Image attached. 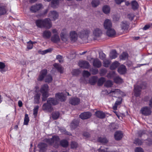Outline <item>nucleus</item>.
<instances>
[{
	"instance_id": "nucleus-1",
	"label": "nucleus",
	"mask_w": 152,
	"mask_h": 152,
	"mask_svg": "<svg viewBox=\"0 0 152 152\" xmlns=\"http://www.w3.org/2000/svg\"><path fill=\"white\" fill-rule=\"evenodd\" d=\"M58 104V102L57 100L53 98H49L47 101V103L43 105L42 109L44 110L50 112L53 110L52 105H55Z\"/></svg>"
},
{
	"instance_id": "nucleus-2",
	"label": "nucleus",
	"mask_w": 152,
	"mask_h": 152,
	"mask_svg": "<svg viewBox=\"0 0 152 152\" xmlns=\"http://www.w3.org/2000/svg\"><path fill=\"white\" fill-rule=\"evenodd\" d=\"M37 26L39 27H45L49 29L52 27V23L50 19L46 18L44 20H37L36 22Z\"/></svg>"
},
{
	"instance_id": "nucleus-3",
	"label": "nucleus",
	"mask_w": 152,
	"mask_h": 152,
	"mask_svg": "<svg viewBox=\"0 0 152 152\" xmlns=\"http://www.w3.org/2000/svg\"><path fill=\"white\" fill-rule=\"evenodd\" d=\"M90 30L85 29L82 30L79 32L78 33V35L82 40L84 42H87L88 35L90 34Z\"/></svg>"
},
{
	"instance_id": "nucleus-4",
	"label": "nucleus",
	"mask_w": 152,
	"mask_h": 152,
	"mask_svg": "<svg viewBox=\"0 0 152 152\" xmlns=\"http://www.w3.org/2000/svg\"><path fill=\"white\" fill-rule=\"evenodd\" d=\"M59 140V139L58 136H54L51 139H45L44 141L56 148L58 146Z\"/></svg>"
},
{
	"instance_id": "nucleus-5",
	"label": "nucleus",
	"mask_w": 152,
	"mask_h": 152,
	"mask_svg": "<svg viewBox=\"0 0 152 152\" xmlns=\"http://www.w3.org/2000/svg\"><path fill=\"white\" fill-rule=\"evenodd\" d=\"M48 86L46 84L42 86L40 88V92L42 94V101H45L46 98L48 96Z\"/></svg>"
},
{
	"instance_id": "nucleus-6",
	"label": "nucleus",
	"mask_w": 152,
	"mask_h": 152,
	"mask_svg": "<svg viewBox=\"0 0 152 152\" xmlns=\"http://www.w3.org/2000/svg\"><path fill=\"white\" fill-rule=\"evenodd\" d=\"M145 88V86H142L140 87L138 85H135L134 86V95L136 97L139 96L140 95V92L141 89H144Z\"/></svg>"
},
{
	"instance_id": "nucleus-7",
	"label": "nucleus",
	"mask_w": 152,
	"mask_h": 152,
	"mask_svg": "<svg viewBox=\"0 0 152 152\" xmlns=\"http://www.w3.org/2000/svg\"><path fill=\"white\" fill-rule=\"evenodd\" d=\"M141 113L145 116L150 115L151 113V109L147 107L142 108L140 110Z\"/></svg>"
},
{
	"instance_id": "nucleus-8",
	"label": "nucleus",
	"mask_w": 152,
	"mask_h": 152,
	"mask_svg": "<svg viewBox=\"0 0 152 152\" xmlns=\"http://www.w3.org/2000/svg\"><path fill=\"white\" fill-rule=\"evenodd\" d=\"M79 65L80 67L83 69H88L90 67L88 62L85 61H79Z\"/></svg>"
},
{
	"instance_id": "nucleus-9",
	"label": "nucleus",
	"mask_w": 152,
	"mask_h": 152,
	"mask_svg": "<svg viewBox=\"0 0 152 152\" xmlns=\"http://www.w3.org/2000/svg\"><path fill=\"white\" fill-rule=\"evenodd\" d=\"M91 115V114L90 112H87L81 113L80 117L82 119H86L90 118Z\"/></svg>"
},
{
	"instance_id": "nucleus-10",
	"label": "nucleus",
	"mask_w": 152,
	"mask_h": 152,
	"mask_svg": "<svg viewBox=\"0 0 152 152\" xmlns=\"http://www.w3.org/2000/svg\"><path fill=\"white\" fill-rule=\"evenodd\" d=\"M77 37V34L76 31H72L70 33V38L72 42H74L76 41Z\"/></svg>"
},
{
	"instance_id": "nucleus-11",
	"label": "nucleus",
	"mask_w": 152,
	"mask_h": 152,
	"mask_svg": "<svg viewBox=\"0 0 152 152\" xmlns=\"http://www.w3.org/2000/svg\"><path fill=\"white\" fill-rule=\"evenodd\" d=\"M42 6L41 4H37L32 6L30 8V10L32 12H35L39 10Z\"/></svg>"
},
{
	"instance_id": "nucleus-12",
	"label": "nucleus",
	"mask_w": 152,
	"mask_h": 152,
	"mask_svg": "<svg viewBox=\"0 0 152 152\" xmlns=\"http://www.w3.org/2000/svg\"><path fill=\"white\" fill-rule=\"evenodd\" d=\"M107 30L106 34L108 37H113L115 34L116 32L113 28H111Z\"/></svg>"
},
{
	"instance_id": "nucleus-13",
	"label": "nucleus",
	"mask_w": 152,
	"mask_h": 152,
	"mask_svg": "<svg viewBox=\"0 0 152 152\" xmlns=\"http://www.w3.org/2000/svg\"><path fill=\"white\" fill-rule=\"evenodd\" d=\"M123 137V134L121 131H117L115 133V138L117 140H118L121 139Z\"/></svg>"
},
{
	"instance_id": "nucleus-14",
	"label": "nucleus",
	"mask_w": 152,
	"mask_h": 152,
	"mask_svg": "<svg viewBox=\"0 0 152 152\" xmlns=\"http://www.w3.org/2000/svg\"><path fill=\"white\" fill-rule=\"evenodd\" d=\"M49 17L55 20L58 18V14L55 11H51L49 13Z\"/></svg>"
},
{
	"instance_id": "nucleus-15",
	"label": "nucleus",
	"mask_w": 152,
	"mask_h": 152,
	"mask_svg": "<svg viewBox=\"0 0 152 152\" xmlns=\"http://www.w3.org/2000/svg\"><path fill=\"white\" fill-rule=\"evenodd\" d=\"M104 26L105 29H106L112 28V24L110 20L109 19H106L104 21Z\"/></svg>"
},
{
	"instance_id": "nucleus-16",
	"label": "nucleus",
	"mask_w": 152,
	"mask_h": 152,
	"mask_svg": "<svg viewBox=\"0 0 152 152\" xmlns=\"http://www.w3.org/2000/svg\"><path fill=\"white\" fill-rule=\"evenodd\" d=\"M51 40L53 42L57 43L59 42L60 39L58 34H54L52 36Z\"/></svg>"
},
{
	"instance_id": "nucleus-17",
	"label": "nucleus",
	"mask_w": 152,
	"mask_h": 152,
	"mask_svg": "<svg viewBox=\"0 0 152 152\" xmlns=\"http://www.w3.org/2000/svg\"><path fill=\"white\" fill-rule=\"evenodd\" d=\"M93 64L94 67L98 68L101 67L102 65L101 61L97 58L94 59Z\"/></svg>"
},
{
	"instance_id": "nucleus-18",
	"label": "nucleus",
	"mask_w": 152,
	"mask_h": 152,
	"mask_svg": "<svg viewBox=\"0 0 152 152\" xmlns=\"http://www.w3.org/2000/svg\"><path fill=\"white\" fill-rule=\"evenodd\" d=\"M56 98L61 102L64 101L65 100V98L64 94L62 93H58L56 94Z\"/></svg>"
},
{
	"instance_id": "nucleus-19",
	"label": "nucleus",
	"mask_w": 152,
	"mask_h": 152,
	"mask_svg": "<svg viewBox=\"0 0 152 152\" xmlns=\"http://www.w3.org/2000/svg\"><path fill=\"white\" fill-rule=\"evenodd\" d=\"M80 102V99L77 97L73 98L70 101V103L74 105H78Z\"/></svg>"
},
{
	"instance_id": "nucleus-20",
	"label": "nucleus",
	"mask_w": 152,
	"mask_h": 152,
	"mask_svg": "<svg viewBox=\"0 0 152 152\" xmlns=\"http://www.w3.org/2000/svg\"><path fill=\"white\" fill-rule=\"evenodd\" d=\"M7 11L6 5L2 4L0 5V15L5 14Z\"/></svg>"
},
{
	"instance_id": "nucleus-21",
	"label": "nucleus",
	"mask_w": 152,
	"mask_h": 152,
	"mask_svg": "<svg viewBox=\"0 0 152 152\" xmlns=\"http://www.w3.org/2000/svg\"><path fill=\"white\" fill-rule=\"evenodd\" d=\"M102 34V31L98 28L95 29L93 31V34L96 37H99Z\"/></svg>"
},
{
	"instance_id": "nucleus-22",
	"label": "nucleus",
	"mask_w": 152,
	"mask_h": 152,
	"mask_svg": "<svg viewBox=\"0 0 152 152\" xmlns=\"http://www.w3.org/2000/svg\"><path fill=\"white\" fill-rule=\"evenodd\" d=\"M59 4V0H52L50 3V6L51 7L55 9L58 7Z\"/></svg>"
},
{
	"instance_id": "nucleus-23",
	"label": "nucleus",
	"mask_w": 152,
	"mask_h": 152,
	"mask_svg": "<svg viewBox=\"0 0 152 152\" xmlns=\"http://www.w3.org/2000/svg\"><path fill=\"white\" fill-rule=\"evenodd\" d=\"M95 115L100 118H103L105 117V114L102 111H97L95 113Z\"/></svg>"
},
{
	"instance_id": "nucleus-24",
	"label": "nucleus",
	"mask_w": 152,
	"mask_h": 152,
	"mask_svg": "<svg viewBox=\"0 0 152 152\" xmlns=\"http://www.w3.org/2000/svg\"><path fill=\"white\" fill-rule=\"evenodd\" d=\"M47 73V70L44 69L42 70L41 71L40 75L38 78V80L40 81H42L46 75Z\"/></svg>"
},
{
	"instance_id": "nucleus-25",
	"label": "nucleus",
	"mask_w": 152,
	"mask_h": 152,
	"mask_svg": "<svg viewBox=\"0 0 152 152\" xmlns=\"http://www.w3.org/2000/svg\"><path fill=\"white\" fill-rule=\"evenodd\" d=\"M118 72L121 74L125 73L126 72V69L125 66L123 65H121L118 68Z\"/></svg>"
},
{
	"instance_id": "nucleus-26",
	"label": "nucleus",
	"mask_w": 152,
	"mask_h": 152,
	"mask_svg": "<svg viewBox=\"0 0 152 152\" xmlns=\"http://www.w3.org/2000/svg\"><path fill=\"white\" fill-rule=\"evenodd\" d=\"M51 32L48 30H46L44 31L42 36L45 39H49L51 36Z\"/></svg>"
},
{
	"instance_id": "nucleus-27",
	"label": "nucleus",
	"mask_w": 152,
	"mask_h": 152,
	"mask_svg": "<svg viewBox=\"0 0 152 152\" xmlns=\"http://www.w3.org/2000/svg\"><path fill=\"white\" fill-rule=\"evenodd\" d=\"M129 23L127 21H123L121 24V28L122 29L125 30L129 28Z\"/></svg>"
},
{
	"instance_id": "nucleus-28",
	"label": "nucleus",
	"mask_w": 152,
	"mask_h": 152,
	"mask_svg": "<svg viewBox=\"0 0 152 152\" xmlns=\"http://www.w3.org/2000/svg\"><path fill=\"white\" fill-rule=\"evenodd\" d=\"M98 142L103 144H105L108 142V140L105 137H99L98 139Z\"/></svg>"
},
{
	"instance_id": "nucleus-29",
	"label": "nucleus",
	"mask_w": 152,
	"mask_h": 152,
	"mask_svg": "<svg viewBox=\"0 0 152 152\" xmlns=\"http://www.w3.org/2000/svg\"><path fill=\"white\" fill-rule=\"evenodd\" d=\"M60 36L61 39L64 42H66L68 39L67 34L65 32H62L61 33Z\"/></svg>"
},
{
	"instance_id": "nucleus-30",
	"label": "nucleus",
	"mask_w": 152,
	"mask_h": 152,
	"mask_svg": "<svg viewBox=\"0 0 152 152\" xmlns=\"http://www.w3.org/2000/svg\"><path fill=\"white\" fill-rule=\"evenodd\" d=\"M38 146L40 151H44L46 149L47 145L45 143L42 142L38 144Z\"/></svg>"
},
{
	"instance_id": "nucleus-31",
	"label": "nucleus",
	"mask_w": 152,
	"mask_h": 152,
	"mask_svg": "<svg viewBox=\"0 0 152 152\" xmlns=\"http://www.w3.org/2000/svg\"><path fill=\"white\" fill-rule=\"evenodd\" d=\"M118 56L117 52L115 50H112L110 53V57L111 59H115Z\"/></svg>"
},
{
	"instance_id": "nucleus-32",
	"label": "nucleus",
	"mask_w": 152,
	"mask_h": 152,
	"mask_svg": "<svg viewBox=\"0 0 152 152\" xmlns=\"http://www.w3.org/2000/svg\"><path fill=\"white\" fill-rule=\"evenodd\" d=\"M53 65L54 67H55L60 73H63L64 69L61 65L57 64H55Z\"/></svg>"
},
{
	"instance_id": "nucleus-33",
	"label": "nucleus",
	"mask_w": 152,
	"mask_h": 152,
	"mask_svg": "<svg viewBox=\"0 0 152 152\" xmlns=\"http://www.w3.org/2000/svg\"><path fill=\"white\" fill-rule=\"evenodd\" d=\"M40 94L37 93L34 96V103L38 104L39 103Z\"/></svg>"
},
{
	"instance_id": "nucleus-34",
	"label": "nucleus",
	"mask_w": 152,
	"mask_h": 152,
	"mask_svg": "<svg viewBox=\"0 0 152 152\" xmlns=\"http://www.w3.org/2000/svg\"><path fill=\"white\" fill-rule=\"evenodd\" d=\"M119 65V63L117 61H115L113 62L111 65L110 68L111 70L115 69Z\"/></svg>"
},
{
	"instance_id": "nucleus-35",
	"label": "nucleus",
	"mask_w": 152,
	"mask_h": 152,
	"mask_svg": "<svg viewBox=\"0 0 152 152\" xmlns=\"http://www.w3.org/2000/svg\"><path fill=\"white\" fill-rule=\"evenodd\" d=\"M102 10L104 13L107 14L110 12V8L109 6L104 5L103 7Z\"/></svg>"
},
{
	"instance_id": "nucleus-36",
	"label": "nucleus",
	"mask_w": 152,
	"mask_h": 152,
	"mask_svg": "<svg viewBox=\"0 0 152 152\" xmlns=\"http://www.w3.org/2000/svg\"><path fill=\"white\" fill-rule=\"evenodd\" d=\"M99 3V1L98 0H93L91 2V6L93 7H97Z\"/></svg>"
},
{
	"instance_id": "nucleus-37",
	"label": "nucleus",
	"mask_w": 152,
	"mask_h": 152,
	"mask_svg": "<svg viewBox=\"0 0 152 152\" xmlns=\"http://www.w3.org/2000/svg\"><path fill=\"white\" fill-rule=\"evenodd\" d=\"M111 61L108 59H104L103 60V66L106 67H108L110 65Z\"/></svg>"
},
{
	"instance_id": "nucleus-38",
	"label": "nucleus",
	"mask_w": 152,
	"mask_h": 152,
	"mask_svg": "<svg viewBox=\"0 0 152 152\" xmlns=\"http://www.w3.org/2000/svg\"><path fill=\"white\" fill-rule=\"evenodd\" d=\"M79 122L78 121H74L71 124L70 126L72 129H74L78 126Z\"/></svg>"
},
{
	"instance_id": "nucleus-39",
	"label": "nucleus",
	"mask_w": 152,
	"mask_h": 152,
	"mask_svg": "<svg viewBox=\"0 0 152 152\" xmlns=\"http://www.w3.org/2000/svg\"><path fill=\"white\" fill-rule=\"evenodd\" d=\"M97 81V78L94 76L92 77L89 80V83L92 85H94Z\"/></svg>"
},
{
	"instance_id": "nucleus-40",
	"label": "nucleus",
	"mask_w": 152,
	"mask_h": 152,
	"mask_svg": "<svg viewBox=\"0 0 152 152\" xmlns=\"http://www.w3.org/2000/svg\"><path fill=\"white\" fill-rule=\"evenodd\" d=\"M132 7L133 9L136 10L138 7V4L137 2L135 1H134L132 2Z\"/></svg>"
},
{
	"instance_id": "nucleus-41",
	"label": "nucleus",
	"mask_w": 152,
	"mask_h": 152,
	"mask_svg": "<svg viewBox=\"0 0 152 152\" xmlns=\"http://www.w3.org/2000/svg\"><path fill=\"white\" fill-rule=\"evenodd\" d=\"M128 57V54L126 52L123 53L120 56L121 59L124 60L127 59Z\"/></svg>"
},
{
	"instance_id": "nucleus-42",
	"label": "nucleus",
	"mask_w": 152,
	"mask_h": 152,
	"mask_svg": "<svg viewBox=\"0 0 152 152\" xmlns=\"http://www.w3.org/2000/svg\"><path fill=\"white\" fill-rule=\"evenodd\" d=\"M60 144L61 146L63 147H66L68 145L67 141L66 140H63L60 142Z\"/></svg>"
},
{
	"instance_id": "nucleus-43",
	"label": "nucleus",
	"mask_w": 152,
	"mask_h": 152,
	"mask_svg": "<svg viewBox=\"0 0 152 152\" xmlns=\"http://www.w3.org/2000/svg\"><path fill=\"white\" fill-rule=\"evenodd\" d=\"M105 81V79L104 77H102L100 78L98 81L97 84L99 86L102 85L104 83Z\"/></svg>"
},
{
	"instance_id": "nucleus-44",
	"label": "nucleus",
	"mask_w": 152,
	"mask_h": 152,
	"mask_svg": "<svg viewBox=\"0 0 152 152\" xmlns=\"http://www.w3.org/2000/svg\"><path fill=\"white\" fill-rule=\"evenodd\" d=\"M114 81L116 83H120L123 82V80L118 76H117L114 78Z\"/></svg>"
},
{
	"instance_id": "nucleus-45",
	"label": "nucleus",
	"mask_w": 152,
	"mask_h": 152,
	"mask_svg": "<svg viewBox=\"0 0 152 152\" xmlns=\"http://www.w3.org/2000/svg\"><path fill=\"white\" fill-rule=\"evenodd\" d=\"M59 115L60 114L58 112H54L52 114V118L54 119H56L59 117Z\"/></svg>"
},
{
	"instance_id": "nucleus-46",
	"label": "nucleus",
	"mask_w": 152,
	"mask_h": 152,
	"mask_svg": "<svg viewBox=\"0 0 152 152\" xmlns=\"http://www.w3.org/2000/svg\"><path fill=\"white\" fill-rule=\"evenodd\" d=\"M29 118L27 114H26L24 118V121L23 124L24 125H27L29 121Z\"/></svg>"
},
{
	"instance_id": "nucleus-47",
	"label": "nucleus",
	"mask_w": 152,
	"mask_h": 152,
	"mask_svg": "<svg viewBox=\"0 0 152 152\" xmlns=\"http://www.w3.org/2000/svg\"><path fill=\"white\" fill-rule=\"evenodd\" d=\"M113 85V82L110 80L107 81L104 84V86L107 87H110Z\"/></svg>"
},
{
	"instance_id": "nucleus-48",
	"label": "nucleus",
	"mask_w": 152,
	"mask_h": 152,
	"mask_svg": "<svg viewBox=\"0 0 152 152\" xmlns=\"http://www.w3.org/2000/svg\"><path fill=\"white\" fill-rule=\"evenodd\" d=\"M34 43V42H32L31 41L28 42L27 45V48L29 50L31 49L33 47Z\"/></svg>"
},
{
	"instance_id": "nucleus-49",
	"label": "nucleus",
	"mask_w": 152,
	"mask_h": 152,
	"mask_svg": "<svg viewBox=\"0 0 152 152\" xmlns=\"http://www.w3.org/2000/svg\"><path fill=\"white\" fill-rule=\"evenodd\" d=\"M5 64L1 62H0V71L1 73H3L5 71L3 69L5 67Z\"/></svg>"
},
{
	"instance_id": "nucleus-50",
	"label": "nucleus",
	"mask_w": 152,
	"mask_h": 152,
	"mask_svg": "<svg viewBox=\"0 0 152 152\" xmlns=\"http://www.w3.org/2000/svg\"><path fill=\"white\" fill-rule=\"evenodd\" d=\"M109 128L111 131L117 128V126L114 123H112L109 126Z\"/></svg>"
},
{
	"instance_id": "nucleus-51",
	"label": "nucleus",
	"mask_w": 152,
	"mask_h": 152,
	"mask_svg": "<svg viewBox=\"0 0 152 152\" xmlns=\"http://www.w3.org/2000/svg\"><path fill=\"white\" fill-rule=\"evenodd\" d=\"M52 80L53 79L52 76L50 75H49L46 76L45 79V81L46 82L50 83L52 81Z\"/></svg>"
},
{
	"instance_id": "nucleus-52",
	"label": "nucleus",
	"mask_w": 152,
	"mask_h": 152,
	"mask_svg": "<svg viewBox=\"0 0 152 152\" xmlns=\"http://www.w3.org/2000/svg\"><path fill=\"white\" fill-rule=\"evenodd\" d=\"M121 103V101H116L113 107V109L114 110H116L117 109L118 106L120 105Z\"/></svg>"
},
{
	"instance_id": "nucleus-53",
	"label": "nucleus",
	"mask_w": 152,
	"mask_h": 152,
	"mask_svg": "<svg viewBox=\"0 0 152 152\" xmlns=\"http://www.w3.org/2000/svg\"><path fill=\"white\" fill-rule=\"evenodd\" d=\"M115 75V72L113 71L110 72L107 75V77L109 78L110 79L114 77Z\"/></svg>"
},
{
	"instance_id": "nucleus-54",
	"label": "nucleus",
	"mask_w": 152,
	"mask_h": 152,
	"mask_svg": "<svg viewBox=\"0 0 152 152\" xmlns=\"http://www.w3.org/2000/svg\"><path fill=\"white\" fill-rule=\"evenodd\" d=\"M78 146V144L76 142L74 141L71 142V147L72 148L75 149Z\"/></svg>"
},
{
	"instance_id": "nucleus-55",
	"label": "nucleus",
	"mask_w": 152,
	"mask_h": 152,
	"mask_svg": "<svg viewBox=\"0 0 152 152\" xmlns=\"http://www.w3.org/2000/svg\"><path fill=\"white\" fill-rule=\"evenodd\" d=\"M91 74L88 71L86 70L83 71V76L84 77H88Z\"/></svg>"
},
{
	"instance_id": "nucleus-56",
	"label": "nucleus",
	"mask_w": 152,
	"mask_h": 152,
	"mask_svg": "<svg viewBox=\"0 0 152 152\" xmlns=\"http://www.w3.org/2000/svg\"><path fill=\"white\" fill-rule=\"evenodd\" d=\"M143 143V142L142 140H139L138 139H135L134 143L135 144H137L138 145H141Z\"/></svg>"
},
{
	"instance_id": "nucleus-57",
	"label": "nucleus",
	"mask_w": 152,
	"mask_h": 152,
	"mask_svg": "<svg viewBox=\"0 0 152 152\" xmlns=\"http://www.w3.org/2000/svg\"><path fill=\"white\" fill-rule=\"evenodd\" d=\"M39 108V107L38 106H36L34 107L33 110V114L36 117V116L37 114V112Z\"/></svg>"
},
{
	"instance_id": "nucleus-58",
	"label": "nucleus",
	"mask_w": 152,
	"mask_h": 152,
	"mask_svg": "<svg viewBox=\"0 0 152 152\" xmlns=\"http://www.w3.org/2000/svg\"><path fill=\"white\" fill-rule=\"evenodd\" d=\"M107 72V70L105 69H102L100 70V74L101 76L105 75Z\"/></svg>"
},
{
	"instance_id": "nucleus-59",
	"label": "nucleus",
	"mask_w": 152,
	"mask_h": 152,
	"mask_svg": "<svg viewBox=\"0 0 152 152\" xmlns=\"http://www.w3.org/2000/svg\"><path fill=\"white\" fill-rule=\"evenodd\" d=\"M90 71L93 75L96 74L98 72V69H92L90 70Z\"/></svg>"
},
{
	"instance_id": "nucleus-60",
	"label": "nucleus",
	"mask_w": 152,
	"mask_h": 152,
	"mask_svg": "<svg viewBox=\"0 0 152 152\" xmlns=\"http://www.w3.org/2000/svg\"><path fill=\"white\" fill-rule=\"evenodd\" d=\"M56 58L58 60L60 63H62L63 62V57L61 55H58L56 56Z\"/></svg>"
},
{
	"instance_id": "nucleus-61",
	"label": "nucleus",
	"mask_w": 152,
	"mask_h": 152,
	"mask_svg": "<svg viewBox=\"0 0 152 152\" xmlns=\"http://www.w3.org/2000/svg\"><path fill=\"white\" fill-rule=\"evenodd\" d=\"M152 26V24L146 25L143 28V29L144 30H147L148 29Z\"/></svg>"
},
{
	"instance_id": "nucleus-62",
	"label": "nucleus",
	"mask_w": 152,
	"mask_h": 152,
	"mask_svg": "<svg viewBox=\"0 0 152 152\" xmlns=\"http://www.w3.org/2000/svg\"><path fill=\"white\" fill-rule=\"evenodd\" d=\"M135 152H143L142 149L140 147H137L135 149Z\"/></svg>"
},
{
	"instance_id": "nucleus-63",
	"label": "nucleus",
	"mask_w": 152,
	"mask_h": 152,
	"mask_svg": "<svg viewBox=\"0 0 152 152\" xmlns=\"http://www.w3.org/2000/svg\"><path fill=\"white\" fill-rule=\"evenodd\" d=\"M105 55L103 52L99 53V58L102 60H104L105 58Z\"/></svg>"
},
{
	"instance_id": "nucleus-64",
	"label": "nucleus",
	"mask_w": 152,
	"mask_h": 152,
	"mask_svg": "<svg viewBox=\"0 0 152 152\" xmlns=\"http://www.w3.org/2000/svg\"><path fill=\"white\" fill-rule=\"evenodd\" d=\"M145 132L144 131H139L138 133V136L139 137H141L142 135L145 134Z\"/></svg>"
}]
</instances>
